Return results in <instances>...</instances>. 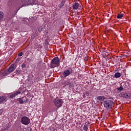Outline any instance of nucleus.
I'll return each instance as SVG.
<instances>
[{
  "instance_id": "nucleus-1",
  "label": "nucleus",
  "mask_w": 131,
  "mask_h": 131,
  "mask_svg": "<svg viewBox=\"0 0 131 131\" xmlns=\"http://www.w3.org/2000/svg\"><path fill=\"white\" fill-rule=\"evenodd\" d=\"M60 66V59L58 57H54L51 61V68H55Z\"/></svg>"
},
{
  "instance_id": "nucleus-2",
  "label": "nucleus",
  "mask_w": 131,
  "mask_h": 131,
  "mask_svg": "<svg viewBox=\"0 0 131 131\" xmlns=\"http://www.w3.org/2000/svg\"><path fill=\"white\" fill-rule=\"evenodd\" d=\"M53 102L55 106L57 107V108H60L62 106V105H63L64 101H63V99L57 97L53 100Z\"/></svg>"
},
{
  "instance_id": "nucleus-3",
  "label": "nucleus",
  "mask_w": 131,
  "mask_h": 131,
  "mask_svg": "<svg viewBox=\"0 0 131 131\" xmlns=\"http://www.w3.org/2000/svg\"><path fill=\"white\" fill-rule=\"evenodd\" d=\"M21 122L24 125H28L30 123V119L26 116H24L21 118Z\"/></svg>"
},
{
  "instance_id": "nucleus-4",
  "label": "nucleus",
  "mask_w": 131,
  "mask_h": 131,
  "mask_svg": "<svg viewBox=\"0 0 131 131\" xmlns=\"http://www.w3.org/2000/svg\"><path fill=\"white\" fill-rule=\"evenodd\" d=\"M73 73H74V70L72 69V68H70L69 70H67L63 72V75L64 77H67V76H69L70 74H73Z\"/></svg>"
},
{
  "instance_id": "nucleus-5",
  "label": "nucleus",
  "mask_w": 131,
  "mask_h": 131,
  "mask_svg": "<svg viewBox=\"0 0 131 131\" xmlns=\"http://www.w3.org/2000/svg\"><path fill=\"white\" fill-rule=\"evenodd\" d=\"M104 106L105 108H112V105H113V101L108 99L107 100L104 101V102L103 103Z\"/></svg>"
},
{
  "instance_id": "nucleus-6",
  "label": "nucleus",
  "mask_w": 131,
  "mask_h": 131,
  "mask_svg": "<svg viewBox=\"0 0 131 131\" xmlns=\"http://www.w3.org/2000/svg\"><path fill=\"white\" fill-rule=\"evenodd\" d=\"M63 84L66 86V85H69L70 89H73L74 88V84H73V82H71L70 79H67L63 83Z\"/></svg>"
},
{
  "instance_id": "nucleus-7",
  "label": "nucleus",
  "mask_w": 131,
  "mask_h": 131,
  "mask_svg": "<svg viewBox=\"0 0 131 131\" xmlns=\"http://www.w3.org/2000/svg\"><path fill=\"white\" fill-rule=\"evenodd\" d=\"M95 99L96 100L100 101L101 104H104L105 101V100H106V97L104 96H98Z\"/></svg>"
},
{
  "instance_id": "nucleus-8",
  "label": "nucleus",
  "mask_w": 131,
  "mask_h": 131,
  "mask_svg": "<svg viewBox=\"0 0 131 131\" xmlns=\"http://www.w3.org/2000/svg\"><path fill=\"white\" fill-rule=\"evenodd\" d=\"M20 94H21L20 91H14L13 93H11L9 97L10 98V99H13V98H15V97L18 96V95H20Z\"/></svg>"
},
{
  "instance_id": "nucleus-9",
  "label": "nucleus",
  "mask_w": 131,
  "mask_h": 131,
  "mask_svg": "<svg viewBox=\"0 0 131 131\" xmlns=\"http://www.w3.org/2000/svg\"><path fill=\"white\" fill-rule=\"evenodd\" d=\"M28 99H26V100H23L21 98H17L15 99V102L16 103H18V104H23L25 103H27L28 102Z\"/></svg>"
},
{
  "instance_id": "nucleus-10",
  "label": "nucleus",
  "mask_w": 131,
  "mask_h": 131,
  "mask_svg": "<svg viewBox=\"0 0 131 131\" xmlns=\"http://www.w3.org/2000/svg\"><path fill=\"white\" fill-rule=\"evenodd\" d=\"M16 68H17V64L16 63H13L9 68L8 70L10 73H12V72L15 71Z\"/></svg>"
},
{
  "instance_id": "nucleus-11",
  "label": "nucleus",
  "mask_w": 131,
  "mask_h": 131,
  "mask_svg": "<svg viewBox=\"0 0 131 131\" xmlns=\"http://www.w3.org/2000/svg\"><path fill=\"white\" fill-rule=\"evenodd\" d=\"M23 3H27L29 5H34L35 0H21Z\"/></svg>"
},
{
  "instance_id": "nucleus-12",
  "label": "nucleus",
  "mask_w": 131,
  "mask_h": 131,
  "mask_svg": "<svg viewBox=\"0 0 131 131\" xmlns=\"http://www.w3.org/2000/svg\"><path fill=\"white\" fill-rule=\"evenodd\" d=\"M120 97L124 98V99H128V98H129V96H128V94L124 92L121 93L120 94Z\"/></svg>"
},
{
  "instance_id": "nucleus-13",
  "label": "nucleus",
  "mask_w": 131,
  "mask_h": 131,
  "mask_svg": "<svg viewBox=\"0 0 131 131\" xmlns=\"http://www.w3.org/2000/svg\"><path fill=\"white\" fill-rule=\"evenodd\" d=\"M79 7V4L78 3H75L73 5V10H77Z\"/></svg>"
},
{
  "instance_id": "nucleus-14",
  "label": "nucleus",
  "mask_w": 131,
  "mask_h": 131,
  "mask_svg": "<svg viewBox=\"0 0 131 131\" xmlns=\"http://www.w3.org/2000/svg\"><path fill=\"white\" fill-rule=\"evenodd\" d=\"M115 78H119L120 77H121V74L119 72H117L114 74Z\"/></svg>"
},
{
  "instance_id": "nucleus-15",
  "label": "nucleus",
  "mask_w": 131,
  "mask_h": 131,
  "mask_svg": "<svg viewBox=\"0 0 131 131\" xmlns=\"http://www.w3.org/2000/svg\"><path fill=\"white\" fill-rule=\"evenodd\" d=\"M89 124H90V123H85L84 126H83V129L85 131H88V129H89Z\"/></svg>"
},
{
  "instance_id": "nucleus-16",
  "label": "nucleus",
  "mask_w": 131,
  "mask_h": 131,
  "mask_svg": "<svg viewBox=\"0 0 131 131\" xmlns=\"http://www.w3.org/2000/svg\"><path fill=\"white\" fill-rule=\"evenodd\" d=\"M64 5H65V1L62 0L61 3L59 5V9H62L64 7Z\"/></svg>"
},
{
  "instance_id": "nucleus-17",
  "label": "nucleus",
  "mask_w": 131,
  "mask_h": 131,
  "mask_svg": "<svg viewBox=\"0 0 131 131\" xmlns=\"http://www.w3.org/2000/svg\"><path fill=\"white\" fill-rule=\"evenodd\" d=\"M5 100H7V97L6 96L0 97V103H2V102H4Z\"/></svg>"
},
{
  "instance_id": "nucleus-18",
  "label": "nucleus",
  "mask_w": 131,
  "mask_h": 131,
  "mask_svg": "<svg viewBox=\"0 0 131 131\" xmlns=\"http://www.w3.org/2000/svg\"><path fill=\"white\" fill-rule=\"evenodd\" d=\"M45 29V26H41L40 27H39L38 29V31L39 32H41L43 30Z\"/></svg>"
},
{
  "instance_id": "nucleus-19",
  "label": "nucleus",
  "mask_w": 131,
  "mask_h": 131,
  "mask_svg": "<svg viewBox=\"0 0 131 131\" xmlns=\"http://www.w3.org/2000/svg\"><path fill=\"white\" fill-rule=\"evenodd\" d=\"M117 91H118V92H122V91H123V87H122V85H121L119 88H117Z\"/></svg>"
},
{
  "instance_id": "nucleus-20",
  "label": "nucleus",
  "mask_w": 131,
  "mask_h": 131,
  "mask_svg": "<svg viewBox=\"0 0 131 131\" xmlns=\"http://www.w3.org/2000/svg\"><path fill=\"white\" fill-rule=\"evenodd\" d=\"M16 0H9L8 5H13Z\"/></svg>"
},
{
  "instance_id": "nucleus-21",
  "label": "nucleus",
  "mask_w": 131,
  "mask_h": 131,
  "mask_svg": "<svg viewBox=\"0 0 131 131\" xmlns=\"http://www.w3.org/2000/svg\"><path fill=\"white\" fill-rule=\"evenodd\" d=\"M10 73H11L9 71V70H6L4 72V74H5V75H8V74H10Z\"/></svg>"
},
{
  "instance_id": "nucleus-22",
  "label": "nucleus",
  "mask_w": 131,
  "mask_h": 131,
  "mask_svg": "<svg viewBox=\"0 0 131 131\" xmlns=\"http://www.w3.org/2000/svg\"><path fill=\"white\" fill-rule=\"evenodd\" d=\"M123 17V14H118L117 16V19H121Z\"/></svg>"
},
{
  "instance_id": "nucleus-23",
  "label": "nucleus",
  "mask_w": 131,
  "mask_h": 131,
  "mask_svg": "<svg viewBox=\"0 0 131 131\" xmlns=\"http://www.w3.org/2000/svg\"><path fill=\"white\" fill-rule=\"evenodd\" d=\"M4 18V12L0 11V20Z\"/></svg>"
},
{
  "instance_id": "nucleus-24",
  "label": "nucleus",
  "mask_w": 131,
  "mask_h": 131,
  "mask_svg": "<svg viewBox=\"0 0 131 131\" xmlns=\"http://www.w3.org/2000/svg\"><path fill=\"white\" fill-rule=\"evenodd\" d=\"M14 73H16L17 75H19L21 73V70L16 69Z\"/></svg>"
},
{
  "instance_id": "nucleus-25",
  "label": "nucleus",
  "mask_w": 131,
  "mask_h": 131,
  "mask_svg": "<svg viewBox=\"0 0 131 131\" xmlns=\"http://www.w3.org/2000/svg\"><path fill=\"white\" fill-rule=\"evenodd\" d=\"M103 56H105V57L109 56V54H108V53L106 52V51H103Z\"/></svg>"
},
{
  "instance_id": "nucleus-26",
  "label": "nucleus",
  "mask_w": 131,
  "mask_h": 131,
  "mask_svg": "<svg viewBox=\"0 0 131 131\" xmlns=\"http://www.w3.org/2000/svg\"><path fill=\"white\" fill-rule=\"evenodd\" d=\"M21 68H26V64L25 63H22Z\"/></svg>"
},
{
  "instance_id": "nucleus-27",
  "label": "nucleus",
  "mask_w": 131,
  "mask_h": 131,
  "mask_svg": "<svg viewBox=\"0 0 131 131\" xmlns=\"http://www.w3.org/2000/svg\"><path fill=\"white\" fill-rule=\"evenodd\" d=\"M23 56V52H21L20 53L18 54V57H22Z\"/></svg>"
},
{
  "instance_id": "nucleus-28",
  "label": "nucleus",
  "mask_w": 131,
  "mask_h": 131,
  "mask_svg": "<svg viewBox=\"0 0 131 131\" xmlns=\"http://www.w3.org/2000/svg\"><path fill=\"white\" fill-rule=\"evenodd\" d=\"M27 61H29V62H31V60H30V58H27Z\"/></svg>"
},
{
  "instance_id": "nucleus-29",
  "label": "nucleus",
  "mask_w": 131,
  "mask_h": 131,
  "mask_svg": "<svg viewBox=\"0 0 131 131\" xmlns=\"http://www.w3.org/2000/svg\"><path fill=\"white\" fill-rule=\"evenodd\" d=\"M3 113V110H0V115Z\"/></svg>"
},
{
  "instance_id": "nucleus-30",
  "label": "nucleus",
  "mask_w": 131,
  "mask_h": 131,
  "mask_svg": "<svg viewBox=\"0 0 131 131\" xmlns=\"http://www.w3.org/2000/svg\"><path fill=\"white\" fill-rule=\"evenodd\" d=\"M79 1H80V0H78V2H79Z\"/></svg>"
}]
</instances>
